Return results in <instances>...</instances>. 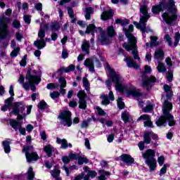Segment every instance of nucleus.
I'll return each instance as SVG.
<instances>
[{
    "instance_id": "a19ab883",
    "label": "nucleus",
    "mask_w": 180,
    "mask_h": 180,
    "mask_svg": "<svg viewBox=\"0 0 180 180\" xmlns=\"http://www.w3.org/2000/svg\"><path fill=\"white\" fill-rule=\"evenodd\" d=\"M118 99L119 101H117V108L122 110L126 108V104H124V102L122 101L123 99L122 98H119Z\"/></svg>"
},
{
    "instance_id": "c85d7f7f",
    "label": "nucleus",
    "mask_w": 180,
    "mask_h": 180,
    "mask_svg": "<svg viewBox=\"0 0 180 180\" xmlns=\"http://www.w3.org/2000/svg\"><path fill=\"white\" fill-rule=\"evenodd\" d=\"M157 40H158V37L157 36H150V47H155V46H158L160 43L157 42Z\"/></svg>"
},
{
    "instance_id": "e433bc0d",
    "label": "nucleus",
    "mask_w": 180,
    "mask_h": 180,
    "mask_svg": "<svg viewBox=\"0 0 180 180\" xmlns=\"http://www.w3.org/2000/svg\"><path fill=\"white\" fill-rule=\"evenodd\" d=\"M58 82L60 84V87L65 88L67 86V79H65V77H60L58 79Z\"/></svg>"
},
{
    "instance_id": "6ab92c4d",
    "label": "nucleus",
    "mask_w": 180,
    "mask_h": 180,
    "mask_svg": "<svg viewBox=\"0 0 180 180\" xmlns=\"http://www.w3.org/2000/svg\"><path fill=\"white\" fill-rule=\"evenodd\" d=\"M9 124L12 127V129L15 130V131L17 130H20V129H22V122H20L19 121H16V120L10 119Z\"/></svg>"
},
{
    "instance_id": "3c124183",
    "label": "nucleus",
    "mask_w": 180,
    "mask_h": 180,
    "mask_svg": "<svg viewBox=\"0 0 180 180\" xmlns=\"http://www.w3.org/2000/svg\"><path fill=\"white\" fill-rule=\"evenodd\" d=\"M83 85L86 91H88L89 89V81H88V79L86 77L83 78Z\"/></svg>"
},
{
    "instance_id": "69168bd1",
    "label": "nucleus",
    "mask_w": 180,
    "mask_h": 180,
    "mask_svg": "<svg viewBox=\"0 0 180 180\" xmlns=\"http://www.w3.org/2000/svg\"><path fill=\"white\" fill-rule=\"evenodd\" d=\"M149 133H150V138L152 139V140H155V141H157V140H158L159 137L157 134L154 133L153 131H149Z\"/></svg>"
},
{
    "instance_id": "393cba45",
    "label": "nucleus",
    "mask_w": 180,
    "mask_h": 180,
    "mask_svg": "<svg viewBox=\"0 0 180 180\" xmlns=\"http://www.w3.org/2000/svg\"><path fill=\"white\" fill-rule=\"evenodd\" d=\"M2 146L4 148V153H6V154H9V153H11V141H4L2 142Z\"/></svg>"
},
{
    "instance_id": "ddd939ff",
    "label": "nucleus",
    "mask_w": 180,
    "mask_h": 180,
    "mask_svg": "<svg viewBox=\"0 0 180 180\" xmlns=\"http://www.w3.org/2000/svg\"><path fill=\"white\" fill-rule=\"evenodd\" d=\"M86 93L85 91L80 90L77 93V98H79V109H86Z\"/></svg>"
},
{
    "instance_id": "4468645a",
    "label": "nucleus",
    "mask_w": 180,
    "mask_h": 180,
    "mask_svg": "<svg viewBox=\"0 0 180 180\" xmlns=\"http://www.w3.org/2000/svg\"><path fill=\"white\" fill-rule=\"evenodd\" d=\"M118 160H120V161H122L124 164H126L128 167H130V165H132V164H134V159L131 155L127 154V153H123L122 154L119 158Z\"/></svg>"
},
{
    "instance_id": "6e6d98bb",
    "label": "nucleus",
    "mask_w": 180,
    "mask_h": 180,
    "mask_svg": "<svg viewBox=\"0 0 180 180\" xmlns=\"http://www.w3.org/2000/svg\"><path fill=\"white\" fill-rule=\"evenodd\" d=\"M158 162L160 167L164 165V162H165V158L163 155L158 157Z\"/></svg>"
},
{
    "instance_id": "7ed1b4c3",
    "label": "nucleus",
    "mask_w": 180,
    "mask_h": 180,
    "mask_svg": "<svg viewBox=\"0 0 180 180\" xmlns=\"http://www.w3.org/2000/svg\"><path fill=\"white\" fill-rule=\"evenodd\" d=\"M107 70H108V74H107L108 79L105 81V84L109 89H112V82L115 84V88L120 92H124V86L120 83L122 77L120 75L116 73V71L113 68H110L109 63H107Z\"/></svg>"
},
{
    "instance_id": "7c9ffc66",
    "label": "nucleus",
    "mask_w": 180,
    "mask_h": 180,
    "mask_svg": "<svg viewBox=\"0 0 180 180\" xmlns=\"http://www.w3.org/2000/svg\"><path fill=\"white\" fill-rule=\"evenodd\" d=\"M151 16L150 14H145L143 15H140V19H139V23H147L148 22V19H150Z\"/></svg>"
},
{
    "instance_id": "dca6fc26",
    "label": "nucleus",
    "mask_w": 180,
    "mask_h": 180,
    "mask_svg": "<svg viewBox=\"0 0 180 180\" xmlns=\"http://www.w3.org/2000/svg\"><path fill=\"white\" fill-rule=\"evenodd\" d=\"M113 15H115V13L112 9L104 11L101 15V19L103 21L110 20V19H113Z\"/></svg>"
},
{
    "instance_id": "6e6552de",
    "label": "nucleus",
    "mask_w": 180,
    "mask_h": 180,
    "mask_svg": "<svg viewBox=\"0 0 180 180\" xmlns=\"http://www.w3.org/2000/svg\"><path fill=\"white\" fill-rule=\"evenodd\" d=\"M25 79L27 82H24V84H22L25 91H29V89H30V86L33 82L32 79L34 80V84H35V85H39L41 82V77H40V76L32 75V68L30 67H28L27 68V71L25 75Z\"/></svg>"
},
{
    "instance_id": "0e129e2a",
    "label": "nucleus",
    "mask_w": 180,
    "mask_h": 180,
    "mask_svg": "<svg viewBox=\"0 0 180 180\" xmlns=\"http://www.w3.org/2000/svg\"><path fill=\"white\" fill-rule=\"evenodd\" d=\"M13 27H15V29H19L20 27V21L14 20L13 21Z\"/></svg>"
},
{
    "instance_id": "20e7f679",
    "label": "nucleus",
    "mask_w": 180,
    "mask_h": 180,
    "mask_svg": "<svg viewBox=\"0 0 180 180\" xmlns=\"http://www.w3.org/2000/svg\"><path fill=\"white\" fill-rule=\"evenodd\" d=\"M123 30L125 33L126 37L128 39V44L124 42L122 44V47L125 49L127 51H130V50H132L131 49L136 47L137 45V39H136V37L131 34L134 30V26L131 24L129 25L128 30L123 28Z\"/></svg>"
},
{
    "instance_id": "aec40b11",
    "label": "nucleus",
    "mask_w": 180,
    "mask_h": 180,
    "mask_svg": "<svg viewBox=\"0 0 180 180\" xmlns=\"http://www.w3.org/2000/svg\"><path fill=\"white\" fill-rule=\"evenodd\" d=\"M98 32V30H96V25L95 24H89L87 25L85 34H92V36H95V33Z\"/></svg>"
},
{
    "instance_id": "39448f33",
    "label": "nucleus",
    "mask_w": 180,
    "mask_h": 180,
    "mask_svg": "<svg viewBox=\"0 0 180 180\" xmlns=\"http://www.w3.org/2000/svg\"><path fill=\"white\" fill-rule=\"evenodd\" d=\"M72 113L70 110H63L58 116V119H60L62 124L67 126V127H71L73 124H78L79 123V117H75L72 121Z\"/></svg>"
},
{
    "instance_id": "052dcab7",
    "label": "nucleus",
    "mask_w": 180,
    "mask_h": 180,
    "mask_svg": "<svg viewBox=\"0 0 180 180\" xmlns=\"http://www.w3.org/2000/svg\"><path fill=\"white\" fill-rule=\"evenodd\" d=\"M165 40L168 43L169 46H172V41L169 34H167L165 35Z\"/></svg>"
},
{
    "instance_id": "13d9d810",
    "label": "nucleus",
    "mask_w": 180,
    "mask_h": 180,
    "mask_svg": "<svg viewBox=\"0 0 180 180\" xmlns=\"http://www.w3.org/2000/svg\"><path fill=\"white\" fill-rule=\"evenodd\" d=\"M23 19L26 25H30V23L32 22V19H30V15H25L23 16Z\"/></svg>"
},
{
    "instance_id": "f704fd0d",
    "label": "nucleus",
    "mask_w": 180,
    "mask_h": 180,
    "mask_svg": "<svg viewBox=\"0 0 180 180\" xmlns=\"http://www.w3.org/2000/svg\"><path fill=\"white\" fill-rule=\"evenodd\" d=\"M142 110L144 112V113H149L150 112H153V110H154V107L151 105V103H150L143 108Z\"/></svg>"
},
{
    "instance_id": "72a5a7b5",
    "label": "nucleus",
    "mask_w": 180,
    "mask_h": 180,
    "mask_svg": "<svg viewBox=\"0 0 180 180\" xmlns=\"http://www.w3.org/2000/svg\"><path fill=\"white\" fill-rule=\"evenodd\" d=\"M122 120H123L124 123H129V120H130V116L127 112H123L121 115Z\"/></svg>"
},
{
    "instance_id": "0eeeda50",
    "label": "nucleus",
    "mask_w": 180,
    "mask_h": 180,
    "mask_svg": "<svg viewBox=\"0 0 180 180\" xmlns=\"http://www.w3.org/2000/svg\"><path fill=\"white\" fill-rule=\"evenodd\" d=\"M143 158L145 160V163L148 167L150 172L155 171L157 168V160L154 157H155V151L153 149H147L144 153L142 155Z\"/></svg>"
},
{
    "instance_id": "ea45409f",
    "label": "nucleus",
    "mask_w": 180,
    "mask_h": 180,
    "mask_svg": "<svg viewBox=\"0 0 180 180\" xmlns=\"http://www.w3.org/2000/svg\"><path fill=\"white\" fill-rule=\"evenodd\" d=\"M19 51H20V48L17 47L14 49L10 54L11 57L12 58H15V57H18V55L19 54Z\"/></svg>"
},
{
    "instance_id": "5701e85b",
    "label": "nucleus",
    "mask_w": 180,
    "mask_h": 180,
    "mask_svg": "<svg viewBox=\"0 0 180 180\" xmlns=\"http://www.w3.org/2000/svg\"><path fill=\"white\" fill-rule=\"evenodd\" d=\"M53 150L54 148L51 145L49 144L44 147V151L46 153L47 157L50 158L53 156Z\"/></svg>"
},
{
    "instance_id": "a18cd8bd",
    "label": "nucleus",
    "mask_w": 180,
    "mask_h": 180,
    "mask_svg": "<svg viewBox=\"0 0 180 180\" xmlns=\"http://www.w3.org/2000/svg\"><path fill=\"white\" fill-rule=\"evenodd\" d=\"M143 126L144 127H150L152 129L154 127V125H153V122H151V117L143 122Z\"/></svg>"
},
{
    "instance_id": "423d86ee",
    "label": "nucleus",
    "mask_w": 180,
    "mask_h": 180,
    "mask_svg": "<svg viewBox=\"0 0 180 180\" xmlns=\"http://www.w3.org/2000/svg\"><path fill=\"white\" fill-rule=\"evenodd\" d=\"M151 67L149 65H145V70L142 72V86L146 88L148 91H150L153 88V85L150 84H154L157 82V78L155 76L151 75L150 77L147 76V74H151Z\"/></svg>"
},
{
    "instance_id": "412c9836",
    "label": "nucleus",
    "mask_w": 180,
    "mask_h": 180,
    "mask_svg": "<svg viewBox=\"0 0 180 180\" xmlns=\"http://www.w3.org/2000/svg\"><path fill=\"white\" fill-rule=\"evenodd\" d=\"M75 70V65L73 64L70 65L68 68L62 67L58 69V72L63 75L64 72L68 73Z\"/></svg>"
},
{
    "instance_id": "774afa93",
    "label": "nucleus",
    "mask_w": 180,
    "mask_h": 180,
    "mask_svg": "<svg viewBox=\"0 0 180 180\" xmlns=\"http://www.w3.org/2000/svg\"><path fill=\"white\" fill-rule=\"evenodd\" d=\"M68 13L70 18H74V10L71 7L68 8Z\"/></svg>"
},
{
    "instance_id": "a878e982",
    "label": "nucleus",
    "mask_w": 180,
    "mask_h": 180,
    "mask_svg": "<svg viewBox=\"0 0 180 180\" xmlns=\"http://www.w3.org/2000/svg\"><path fill=\"white\" fill-rule=\"evenodd\" d=\"M60 27L61 25H60V22H58V21H54L51 25V30H52V32H58Z\"/></svg>"
},
{
    "instance_id": "603ef678",
    "label": "nucleus",
    "mask_w": 180,
    "mask_h": 180,
    "mask_svg": "<svg viewBox=\"0 0 180 180\" xmlns=\"http://www.w3.org/2000/svg\"><path fill=\"white\" fill-rule=\"evenodd\" d=\"M69 157L70 158V161H72L74 160H78V158H79V154L70 153H69Z\"/></svg>"
},
{
    "instance_id": "f03ea898",
    "label": "nucleus",
    "mask_w": 180,
    "mask_h": 180,
    "mask_svg": "<svg viewBox=\"0 0 180 180\" xmlns=\"http://www.w3.org/2000/svg\"><path fill=\"white\" fill-rule=\"evenodd\" d=\"M162 9H167L169 13H173L169 16V13L165 12L162 14V18L167 23V25H172V22H175L178 19V15H176V8H174L175 6V1L174 0H169L168 2H166L165 0H163L160 2Z\"/></svg>"
},
{
    "instance_id": "c9c22d12",
    "label": "nucleus",
    "mask_w": 180,
    "mask_h": 180,
    "mask_svg": "<svg viewBox=\"0 0 180 180\" xmlns=\"http://www.w3.org/2000/svg\"><path fill=\"white\" fill-rule=\"evenodd\" d=\"M89 44L88 42H84L82 45V50L84 51L86 54H89Z\"/></svg>"
},
{
    "instance_id": "338daca9",
    "label": "nucleus",
    "mask_w": 180,
    "mask_h": 180,
    "mask_svg": "<svg viewBox=\"0 0 180 180\" xmlns=\"http://www.w3.org/2000/svg\"><path fill=\"white\" fill-rule=\"evenodd\" d=\"M140 24L141 26V31L142 32V33H146V32H147V23L143 22V23H140Z\"/></svg>"
},
{
    "instance_id": "f8f14e48",
    "label": "nucleus",
    "mask_w": 180,
    "mask_h": 180,
    "mask_svg": "<svg viewBox=\"0 0 180 180\" xmlns=\"http://www.w3.org/2000/svg\"><path fill=\"white\" fill-rule=\"evenodd\" d=\"M8 18L0 19V31L2 32L3 34H0V40H4L8 36H9V31L8 30V25L5 23Z\"/></svg>"
},
{
    "instance_id": "9b49d317",
    "label": "nucleus",
    "mask_w": 180,
    "mask_h": 180,
    "mask_svg": "<svg viewBox=\"0 0 180 180\" xmlns=\"http://www.w3.org/2000/svg\"><path fill=\"white\" fill-rule=\"evenodd\" d=\"M26 109V104L23 101L15 102L13 108V110L10 112V115H19V113L23 114Z\"/></svg>"
},
{
    "instance_id": "1a4fd4ad",
    "label": "nucleus",
    "mask_w": 180,
    "mask_h": 180,
    "mask_svg": "<svg viewBox=\"0 0 180 180\" xmlns=\"http://www.w3.org/2000/svg\"><path fill=\"white\" fill-rule=\"evenodd\" d=\"M22 152L25 153L27 162H33V161H37L39 158L37 152H34L33 146H25Z\"/></svg>"
},
{
    "instance_id": "8fccbe9b",
    "label": "nucleus",
    "mask_w": 180,
    "mask_h": 180,
    "mask_svg": "<svg viewBox=\"0 0 180 180\" xmlns=\"http://www.w3.org/2000/svg\"><path fill=\"white\" fill-rule=\"evenodd\" d=\"M96 109L97 110L98 116H105L106 115V112L101 107L97 106L96 108Z\"/></svg>"
},
{
    "instance_id": "2eb2a0df",
    "label": "nucleus",
    "mask_w": 180,
    "mask_h": 180,
    "mask_svg": "<svg viewBox=\"0 0 180 180\" xmlns=\"http://www.w3.org/2000/svg\"><path fill=\"white\" fill-rule=\"evenodd\" d=\"M124 91L127 92V95L128 96H133L134 98H139V96H142L143 93L140 92V89L136 90V89H126L124 87Z\"/></svg>"
},
{
    "instance_id": "473e14b6",
    "label": "nucleus",
    "mask_w": 180,
    "mask_h": 180,
    "mask_svg": "<svg viewBox=\"0 0 180 180\" xmlns=\"http://www.w3.org/2000/svg\"><path fill=\"white\" fill-rule=\"evenodd\" d=\"M116 25H121V26H125V25H129V20H122L120 18H117L115 20Z\"/></svg>"
},
{
    "instance_id": "5fc2aeb1",
    "label": "nucleus",
    "mask_w": 180,
    "mask_h": 180,
    "mask_svg": "<svg viewBox=\"0 0 180 180\" xmlns=\"http://www.w3.org/2000/svg\"><path fill=\"white\" fill-rule=\"evenodd\" d=\"M150 116L149 115L143 114L138 118L137 121L140 122V120H146V122L147 120H148L150 119Z\"/></svg>"
},
{
    "instance_id": "4be33fe9",
    "label": "nucleus",
    "mask_w": 180,
    "mask_h": 180,
    "mask_svg": "<svg viewBox=\"0 0 180 180\" xmlns=\"http://www.w3.org/2000/svg\"><path fill=\"white\" fill-rule=\"evenodd\" d=\"M163 11L164 9L162 8L161 2L158 5L152 6V12L154 13V15H160V13L162 12Z\"/></svg>"
},
{
    "instance_id": "bf43d9fd",
    "label": "nucleus",
    "mask_w": 180,
    "mask_h": 180,
    "mask_svg": "<svg viewBox=\"0 0 180 180\" xmlns=\"http://www.w3.org/2000/svg\"><path fill=\"white\" fill-rule=\"evenodd\" d=\"M61 144V148L63 150H67V148H68V142L67 141V139H63Z\"/></svg>"
},
{
    "instance_id": "b1692460",
    "label": "nucleus",
    "mask_w": 180,
    "mask_h": 180,
    "mask_svg": "<svg viewBox=\"0 0 180 180\" xmlns=\"http://www.w3.org/2000/svg\"><path fill=\"white\" fill-rule=\"evenodd\" d=\"M107 34L108 37H110V39H112V37H115V35L116 34V31H115V27H113V25L108 27Z\"/></svg>"
},
{
    "instance_id": "e2e57ef3",
    "label": "nucleus",
    "mask_w": 180,
    "mask_h": 180,
    "mask_svg": "<svg viewBox=\"0 0 180 180\" xmlns=\"http://www.w3.org/2000/svg\"><path fill=\"white\" fill-rule=\"evenodd\" d=\"M167 167H168V164H165L163 167L160 169V175H164L167 174Z\"/></svg>"
},
{
    "instance_id": "bb28decb",
    "label": "nucleus",
    "mask_w": 180,
    "mask_h": 180,
    "mask_svg": "<svg viewBox=\"0 0 180 180\" xmlns=\"http://www.w3.org/2000/svg\"><path fill=\"white\" fill-rule=\"evenodd\" d=\"M38 109H40V110H45V109H49L50 107L49 104L44 101L42 100L38 103Z\"/></svg>"
},
{
    "instance_id": "c756f323",
    "label": "nucleus",
    "mask_w": 180,
    "mask_h": 180,
    "mask_svg": "<svg viewBox=\"0 0 180 180\" xmlns=\"http://www.w3.org/2000/svg\"><path fill=\"white\" fill-rule=\"evenodd\" d=\"M165 53L162 49L155 51L154 58L160 60V58H164Z\"/></svg>"
},
{
    "instance_id": "f3484780",
    "label": "nucleus",
    "mask_w": 180,
    "mask_h": 180,
    "mask_svg": "<svg viewBox=\"0 0 180 180\" xmlns=\"http://www.w3.org/2000/svg\"><path fill=\"white\" fill-rule=\"evenodd\" d=\"M98 40L102 46H108L112 44V41L106 36L105 32L101 33V38Z\"/></svg>"
},
{
    "instance_id": "680f3d73",
    "label": "nucleus",
    "mask_w": 180,
    "mask_h": 180,
    "mask_svg": "<svg viewBox=\"0 0 180 180\" xmlns=\"http://www.w3.org/2000/svg\"><path fill=\"white\" fill-rule=\"evenodd\" d=\"M62 161L63 163H65V165H67L68 164H70V161H71V159L70 156H63Z\"/></svg>"
},
{
    "instance_id": "4c0bfd02",
    "label": "nucleus",
    "mask_w": 180,
    "mask_h": 180,
    "mask_svg": "<svg viewBox=\"0 0 180 180\" xmlns=\"http://www.w3.org/2000/svg\"><path fill=\"white\" fill-rule=\"evenodd\" d=\"M157 70L158 72H165V71H167V68H165V64L160 63L157 67Z\"/></svg>"
},
{
    "instance_id": "2f4dec72",
    "label": "nucleus",
    "mask_w": 180,
    "mask_h": 180,
    "mask_svg": "<svg viewBox=\"0 0 180 180\" xmlns=\"http://www.w3.org/2000/svg\"><path fill=\"white\" fill-rule=\"evenodd\" d=\"M143 141L146 144H150L151 143V137L150 136V132L146 131L143 134Z\"/></svg>"
},
{
    "instance_id": "c03bdc74",
    "label": "nucleus",
    "mask_w": 180,
    "mask_h": 180,
    "mask_svg": "<svg viewBox=\"0 0 180 180\" xmlns=\"http://www.w3.org/2000/svg\"><path fill=\"white\" fill-rule=\"evenodd\" d=\"M166 78L169 82H172L174 79V73L172 71L169 70L167 73Z\"/></svg>"
},
{
    "instance_id": "a211bd4d",
    "label": "nucleus",
    "mask_w": 180,
    "mask_h": 180,
    "mask_svg": "<svg viewBox=\"0 0 180 180\" xmlns=\"http://www.w3.org/2000/svg\"><path fill=\"white\" fill-rule=\"evenodd\" d=\"M84 65L89 68V71H90V72H95V64L92 59L86 58L84 62Z\"/></svg>"
},
{
    "instance_id": "37998d69",
    "label": "nucleus",
    "mask_w": 180,
    "mask_h": 180,
    "mask_svg": "<svg viewBox=\"0 0 180 180\" xmlns=\"http://www.w3.org/2000/svg\"><path fill=\"white\" fill-rule=\"evenodd\" d=\"M14 100H15V98L9 97L8 98H7L4 101V103L6 104L7 106L11 108L13 105Z\"/></svg>"
},
{
    "instance_id": "58836bf2",
    "label": "nucleus",
    "mask_w": 180,
    "mask_h": 180,
    "mask_svg": "<svg viewBox=\"0 0 180 180\" xmlns=\"http://www.w3.org/2000/svg\"><path fill=\"white\" fill-rule=\"evenodd\" d=\"M103 101H101V104L106 105H109L110 103V100L109 99V97L108 96L103 94L101 96Z\"/></svg>"
},
{
    "instance_id": "09e8293b",
    "label": "nucleus",
    "mask_w": 180,
    "mask_h": 180,
    "mask_svg": "<svg viewBox=\"0 0 180 180\" xmlns=\"http://www.w3.org/2000/svg\"><path fill=\"white\" fill-rule=\"evenodd\" d=\"M126 61H127V67H129V68H131V66L133 65V63H134V60H133V58L131 57L128 56L126 58Z\"/></svg>"
},
{
    "instance_id": "864d4df0",
    "label": "nucleus",
    "mask_w": 180,
    "mask_h": 180,
    "mask_svg": "<svg viewBox=\"0 0 180 180\" xmlns=\"http://www.w3.org/2000/svg\"><path fill=\"white\" fill-rule=\"evenodd\" d=\"M87 175H89L90 178L94 179V178L96 177L98 173L95 170H89Z\"/></svg>"
},
{
    "instance_id": "49530a36",
    "label": "nucleus",
    "mask_w": 180,
    "mask_h": 180,
    "mask_svg": "<svg viewBox=\"0 0 180 180\" xmlns=\"http://www.w3.org/2000/svg\"><path fill=\"white\" fill-rule=\"evenodd\" d=\"M51 174L53 178H55V179L58 178V177H60V174H61V170L54 169V170L51 171Z\"/></svg>"
},
{
    "instance_id": "f257e3e1",
    "label": "nucleus",
    "mask_w": 180,
    "mask_h": 180,
    "mask_svg": "<svg viewBox=\"0 0 180 180\" xmlns=\"http://www.w3.org/2000/svg\"><path fill=\"white\" fill-rule=\"evenodd\" d=\"M163 89L166 93L167 100L163 103L162 115H161L155 122V124L158 127H160V126H165L167 121L168 126H169V127H172L176 124V122L174 120V115L169 112L172 110V103H169L168 101H171V99H172V96H174V91H172V88H171L168 84H165L163 86Z\"/></svg>"
},
{
    "instance_id": "4d7b16f0",
    "label": "nucleus",
    "mask_w": 180,
    "mask_h": 180,
    "mask_svg": "<svg viewBox=\"0 0 180 180\" xmlns=\"http://www.w3.org/2000/svg\"><path fill=\"white\" fill-rule=\"evenodd\" d=\"M50 96L53 99H57V98H60V92L53 91L52 93H50Z\"/></svg>"
},
{
    "instance_id": "cd10ccee",
    "label": "nucleus",
    "mask_w": 180,
    "mask_h": 180,
    "mask_svg": "<svg viewBox=\"0 0 180 180\" xmlns=\"http://www.w3.org/2000/svg\"><path fill=\"white\" fill-rule=\"evenodd\" d=\"M77 160L78 165H83L84 162V164H88L89 162V160L88 158H86V157H82L81 155L79 156Z\"/></svg>"
},
{
    "instance_id": "79ce46f5",
    "label": "nucleus",
    "mask_w": 180,
    "mask_h": 180,
    "mask_svg": "<svg viewBox=\"0 0 180 180\" xmlns=\"http://www.w3.org/2000/svg\"><path fill=\"white\" fill-rule=\"evenodd\" d=\"M140 13H142V15H149L148 14V7L147 5H143L141 6L140 8Z\"/></svg>"
},
{
    "instance_id": "9d476101",
    "label": "nucleus",
    "mask_w": 180,
    "mask_h": 180,
    "mask_svg": "<svg viewBox=\"0 0 180 180\" xmlns=\"http://www.w3.org/2000/svg\"><path fill=\"white\" fill-rule=\"evenodd\" d=\"M38 37L40 39H37L34 41V47H37L38 50H42L46 46V40L44 39V37H46V31L43 30L42 27L39 29L38 32Z\"/></svg>"
},
{
    "instance_id": "de8ad7c7",
    "label": "nucleus",
    "mask_w": 180,
    "mask_h": 180,
    "mask_svg": "<svg viewBox=\"0 0 180 180\" xmlns=\"http://www.w3.org/2000/svg\"><path fill=\"white\" fill-rule=\"evenodd\" d=\"M58 84L56 83H49L46 85L47 89H58Z\"/></svg>"
}]
</instances>
